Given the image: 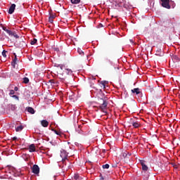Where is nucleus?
Returning <instances> with one entry per match:
<instances>
[{"label":"nucleus","instance_id":"obj_1","mask_svg":"<svg viewBox=\"0 0 180 180\" xmlns=\"http://www.w3.org/2000/svg\"><path fill=\"white\" fill-rule=\"evenodd\" d=\"M98 109L103 112V113L106 112V109H108V97H105L103 96L102 98H98Z\"/></svg>","mask_w":180,"mask_h":180},{"label":"nucleus","instance_id":"obj_2","mask_svg":"<svg viewBox=\"0 0 180 180\" xmlns=\"http://www.w3.org/2000/svg\"><path fill=\"white\" fill-rule=\"evenodd\" d=\"M63 77H62V79H67L68 77H74V73H72V71L70 69H65L63 70Z\"/></svg>","mask_w":180,"mask_h":180},{"label":"nucleus","instance_id":"obj_3","mask_svg":"<svg viewBox=\"0 0 180 180\" xmlns=\"http://www.w3.org/2000/svg\"><path fill=\"white\" fill-rule=\"evenodd\" d=\"M60 157L62 158L63 164H65V160H68V153H67V151H65V150L62 149L60 150Z\"/></svg>","mask_w":180,"mask_h":180},{"label":"nucleus","instance_id":"obj_4","mask_svg":"<svg viewBox=\"0 0 180 180\" xmlns=\"http://www.w3.org/2000/svg\"><path fill=\"white\" fill-rule=\"evenodd\" d=\"M161 5L162 8H165L166 9H171V5H169V0H160Z\"/></svg>","mask_w":180,"mask_h":180},{"label":"nucleus","instance_id":"obj_5","mask_svg":"<svg viewBox=\"0 0 180 180\" xmlns=\"http://www.w3.org/2000/svg\"><path fill=\"white\" fill-rule=\"evenodd\" d=\"M32 169L33 174H35V175H37L40 173V168L37 165H34Z\"/></svg>","mask_w":180,"mask_h":180},{"label":"nucleus","instance_id":"obj_6","mask_svg":"<svg viewBox=\"0 0 180 180\" xmlns=\"http://www.w3.org/2000/svg\"><path fill=\"white\" fill-rule=\"evenodd\" d=\"M14 56L15 57L11 62V65L13 67V68H16V64L19 63V60H18V56H16V53H14Z\"/></svg>","mask_w":180,"mask_h":180},{"label":"nucleus","instance_id":"obj_7","mask_svg":"<svg viewBox=\"0 0 180 180\" xmlns=\"http://www.w3.org/2000/svg\"><path fill=\"white\" fill-rule=\"evenodd\" d=\"M15 8H16V4H11V6H10V8L8 9V13L10 15H12V13H13V12H15Z\"/></svg>","mask_w":180,"mask_h":180},{"label":"nucleus","instance_id":"obj_8","mask_svg":"<svg viewBox=\"0 0 180 180\" xmlns=\"http://www.w3.org/2000/svg\"><path fill=\"white\" fill-rule=\"evenodd\" d=\"M141 165L142 167L143 171H148V167L146 165V163H144V160H141Z\"/></svg>","mask_w":180,"mask_h":180},{"label":"nucleus","instance_id":"obj_9","mask_svg":"<svg viewBox=\"0 0 180 180\" xmlns=\"http://www.w3.org/2000/svg\"><path fill=\"white\" fill-rule=\"evenodd\" d=\"M41 124L43 127H49V121L46 120H43L41 121Z\"/></svg>","mask_w":180,"mask_h":180},{"label":"nucleus","instance_id":"obj_10","mask_svg":"<svg viewBox=\"0 0 180 180\" xmlns=\"http://www.w3.org/2000/svg\"><path fill=\"white\" fill-rule=\"evenodd\" d=\"M29 151L30 153H34L36 151V146L34 144H31L29 147Z\"/></svg>","mask_w":180,"mask_h":180},{"label":"nucleus","instance_id":"obj_11","mask_svg":"<svg viewBox=\"0 0 180 180\" xmlns=\"http://www.w3.org/2000/svg\"><path fill=\"white\" fill-rule=\"evenodd\" d=\"M132 94H136V95H139V94H140V89L139 88H135L134 89L131 90Z\"/></svg>","mask_w":180,"mask_h":180},{"label":"nucleus","instance_id":"obj_12","mask_svg":"<svg viewBox=\"0 0 180 180\" xmlns=\"http://www.w3.org/2000/svg\"><path fill=\"white\" fill-rule=\"evenodd\" d=\"M172 60L174 61H176V63H178L180 61V58L178 57V56L176 55H173L172 57Z\"/></svg>","mask_w":180,"mask_h":180},{"label":"nucleus","instance_id":"obj_13","mask_svg":"<svg viewBox=\"0 0 180 180\" xmlns=\"http://www.w3.org/2000/svg\"><path fill=\"white\" fill-rule=\"evenodd\" d=\"M156 56H159V57H162L164 56V53L161 51V49L158 50L156 51Z\"/></svg>","mask_w":180,"mask_h":180},{"label":"nucleus","instance_id":"obj_14","mask_svg":"<svg viewBox=\"0 0 180 180\" xmlns=\"http://www.w3.org/2000/svg\"><path fill=\"white\" fill-rule=\"evenodd\" d=\"M27 112H29V113H31V115H34V109H33V108L32 107H29L27 108Z\"/></svg>","mask_w":180,"mask_h":180},{"label":"nucleus","instance_id":"obj_15","mask_svg":"<svg viewBox=\"0 0 180 180\" xmlns=\"http://www.w3.org/2000/svg\"><path fill=\"white\" fill-rule=\"evenodd\" d=\"M132 126H134L135 129H137L140 127V122H132Z\"/></svg>","mask_w":180,"mask_h":180},{"label":"nucleus","instance_id":"obj_16","mask_svg":"<svg viewBox=\"0 0 180 180\" xmlns=\"http://www.w3.org/2000/svg\"><path fill=\"white\" fill-rule=\"evenodd\" d=\"M23 130V127L20 125L15 128L16 131H22Z\"/></svg>","mask_w":180,"mask_h":180},{"label":"nucleus","instance_id":"obj_17","mask_svg":"<svg viewBox=\"0 0 180 180\" xmlns=\"http://www.w3.org/2000/svg\"><path fill=\"white\" fill-rule=\"evenodd\" d=\"M71 3L73 4V5H77L81 2V0H70Z\"/></svg>","mask_w":180,"mask_h":180},{"label":"nucleus","instance_id":"obj_18","mask_svg":"<svg viewBox=\"0 0 180 180\" xmlns=\"http://www.w3.org/2000/svg\"><path fill=\"white\" fill-rule=\"evenodd\" d=\"M53 131H54L55 134H57V136H61V134H63V133L60 131H57L56 129H52Z\"/></svg>","mask_w":180,"mask_h":180},{"label":"nucleus","instance_id":"obj_19","mask_svg":"<svg viewBox=\"0 0 180 180\" xmlns=\"http://www.w3.org/2000/svg\"><path fill=\"white\" fill-rule=\"evenodd\" d=\"M10 36H13V37H15V39H19V36L16 34V32H11Z\"/></svg>","mask_w":180,"mask_h":180},{"label":"nucleus","instance_id":"obj_20","mask_svg":"<svg viewBox=\"0 0 180 180\" xmlns=\"http://www.w3.org/2000/svg\"><path fill=\"white\" fill-rule=\"evenodd\" d=\"M106 84H108V82L106 81H102L101 82V84L102 85L101 86H103L104 89L106 88Z\"/></svg>","mask_w":180,"mask_h":180},{"label":"nucleus","instance_id":"obj_21","mask_svg":"<svg viewBox=\"0 0 180 180\" xmlns=\"http://www.w3.org/2000/svg\"><path fill=\"white\" fill-rule=\"evenodd\" d=\"M23 83L24 84H29V78L28 77H24L23 78Z\"/></svg>","mask_w":180,"mask_h":180},{"label":"nucleus","instance_id":"obj_22","mask_svg":"<svg viewBox=\"0 0 180 180\" xmlns=\"http://www.w3.org/2000/svg\"><path fill=\"white\" fill-rule=\"evenodd\" d=\"M6 53H8V51L6 50H4L2 51V56H3V57H4V58H6Z\"/></svg>","mask_w":180,"mask_h":180},{"label":"nucleus","instance_id":"obj_23","mask_svg":"<svg viewBox=\"0 0 180 180\" xmlns=\"http://www.w3.org/2000/svg\"><path fill=\"white\" fill-rule=\"evenodd\" d=\"M103 169H109V164H105L103 165Z\"/></svg>","mask_w":180,"mask_h":180},{"label":"nucleus","instance_id":"obj_24","mask_svg":"<svg viewBox=\"0 0 180 180\" xmlns=\"http://www.w3.org/2000/svg\"><path fill=\"white\" fill-rule=\"evenodd\" d=\"M36 43H37V40L36 39H34L32 41H31L30 44H32V46H34V44H35Z\"/></svg>","mask_w":180,"mask_h":180},{"label":"nucleus","instance_id":"obj_25","mask_svg":"<svg viewBox=\"0 0 180 180\" xmlns=\"http://www.w3.org/2000/svg\"><path fill=\"white\" fill-rule=\"evenodd\" d=\"M77 53H79V54H80V56H84V54H85L84 53V51H82V50H81V49H78Z\"/></svg>","mask_w":180,"mask_h":180},{"label":"nucleus","instance_id":"obj_26","mask_svg":"<svg viewBox=\"0 0 180 180\" xmlns=\"http://www.w3.org/2000/svg\"><path fill=\"white\" fill-rule=\"evenodd\" d=\"M6 32L8 33V34H9V36H11V34H12V31L7 30H6Z\"/></svg>","mask_w":180,"mask_h":180},{"label":"nucleus","instance_id":"obj_27","mask_svg":"<svg viewBox=\"0 0 180 180\" xmlns=\"http://www.w3.org/2000/svg\"><path fill=\"white\" fill-rule=\"evenodd\" d=\"M9 95H15V90H11Z\"/></svg>","mask_w":180,"mask_h":180},{"label":"nucleus","instance_id":"obj_28","mask_svg":"<svg viewBox=\"0 0 180 180\" xmlns=\"http://www.w3.org/2000/svg\"><path fill=\"white\" fill-rule=\"evenodd\" d=\"M12 98H14L15 99H17L18 101H19V97L16 95H13Z\"/></svg>","mask_w":180,"mask_h":180},{"label":"nucleus","instance_id":"obj_29","mask_svg":"<svg viewBox=\"0 0 180 180\" xmlns=\"http://www.w3.org/2000/svg\"><path fill=\"white\" fill-rule=\"evenodd\" d=\"M54 51H60V49L56 47V48H53Z\"/></svg>","mask_w":180,"mask_h":180},{"label":"nucleus","instance_id":"obj_30","mask_svg":"<svg viewBox=\"0 0 180 180\" xmlns=\"http://www.w3.org/2000/svg\"><path fill=\"white\" fill-rule=\"evenodd\" d=\"M16 140H18V137L14 136V137L13 138V141H16Z\"/></svg>","mask_w":180,"mask_h":180},{"label":"nucleus","instance_id":"obj_31","mask_svg":"<svg viewBox=\"0 0 180 180\" xmlns=\"http://www.w3.org/2000/svg\"><path fill=\"white\" fill-rule=\"evenodd\" d=\"M3 30H4V32H6V30H8V29H6V27H2Z\"/></svg>","mask_w":180,"mask_h":180},{"label":"nucleus","instance_id":"obj_32","mask_svg":"<svg viewBox=\"0 0 180 180\" xmlns=\"http://www.w3.org/2000/svg\"><path fill=\"white\" fill-rule=\"evenodd\" d=\"M100 176H101L100 180H105V179L103 178V176H102V174H101Z\"/></svg>","mask_w":180,"mask_h":180},{"label":"nucleus","instance_id":"obj_33","mask_svg":"<svg viewBox=\"0 0 180 180\" xmlns=\"http://www.w3.org/2000/svg\"><path fill=\"white\" fill-rule=\"evenodd\" d=\"M49 22H50L51 23H53V19H51V18H49Z\"/></svg>","mask_w":180,"mask_h":180},{"label":"nucleus","instance_id":"obj_34","mask_svg":"<svg viewBox=\"0 0 180 180\" xmlns=\"http://www.w3.org/2000/svg\"><path fill=\"white\" fill-rule=\"evenodd\" d=\"M49 18H51V19H54V15H50Z\"/></svg>","mask_w":180,"mask_h":180},{"label":"nucleus","instance_id":"obj_35","mask_svg":"<svg viewBox=\"0 0 180 180\" xmlns=\"http://www.w3.org/2000/svg\"><path fill=\"white\" fill-rule=\"evenodd\" d=\"M130 43H134V41H133V39H130Z\"/></svg>","mask_w":180,"mask_h":180},{"label":"nucleus","instance_id":"obj_36","mask_svg":"<svg viewBox=\"0 0 180 180\" xmlns=\"http://www.w3.org/2000/svg\"><path fill=\"white\" fill-rule=\"evenodd\" d=\"M18 91V87L15 86V87L14 88V91Z\"/></svg>","mask_w":180,"mask_h":180},{"label":"nucleus","instance_id":"obj_37","mask_svg":"<svg viewBox=\"0 0 180 180\" xmlns=\"http://www.w3.org/2000/svg\"><path fill=\"white\" fill-rule=\"evenodd\" d=\"M75 179H77V178H78V176H75Z\"/></svg>","mask_w":180,"mask_h":180}]
</instances>
